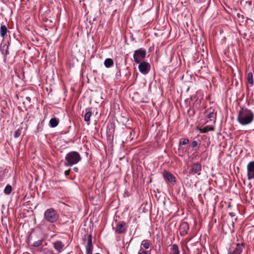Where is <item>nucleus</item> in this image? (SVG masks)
Returning <instances> with one entry per match:
<instances>
[{"instance_id":"aec40b11","label":"nucleus","mask_w":254,"mask_h":254,"mask_svg":"<svg viewBox=\"0 0 254 254\" xmlns=\"http://www.w3.org/2000/svg\"><path fill=\"white\" fill-rule=\"evenodd\" d=\"M7 29L5 25H2L0 27V34L2 37H3L6 34Z\"/></svg>"},{"instance_id":"f257e3e1","label":"nucleus","mask_w":254,"mask_h":254,"mask_svg":"<svg viewBox=\"0 0 254 254\" xmlns=\"http://www.w3.org/2000/svg\"><path fill=\"white\" fill-rule=\"evenodd\" d=\"M254 119V114L251 110L246 108H241L239 110L237 121L241 125L245 126L251 124Z\"/></svg>"},{"instance_id":"20e7f679","label":"nucleus","mask_w":254,"mask_h":254,"mask_svg":"<svg viewBox=\"0 0 254 254\" xmlns=\"http://www.w3.org/2000/svg\"><path fill=\"white\" fill-rule=\"evenodd\" d=\"M146 54V50L144 48L135 50L133 55L134 61L137 64L140 63L144 59Z\"/></svg>"},{"instance_id":"c756f323","label":"nucleus","mask_w":254,"mask_h":254,"mask_svg":"<svg viewBox=\"0 0 254 254\" xmlns=\"http://www.w3.org/2000/svg\"><path fill=\"white\" fill-rule=\"evenodd\" d=\"M138 254H147V253L145 251H142L141 252H139Z\"/></svg>"},{"instance_id":"6ab92c4d","label":"nucleus","mask_w":254,"mask_h":254,"mask_svg":"<svg viewBox=\"0 0 254 254\" xmlns=\"http://www.w3.org/2000/svg\"><path fill=\"white\" fill-rule=\"evenodd\" d=\"M114 64L113 60L112 59H106L104 61V65L106 67H110Z\"/></svg>"},{"instance_id":"7c9ffc66","label":"nucleus","mask_w":254,"mask_h":254,"mask_svg":"<svg viewBox=\"0 0 254 254\" xmlns=\"http://www.w3.org/2000/svg\"><path fill=\"white\" fill-rule=\"evenodd\" d=\"M237 16H238L239 18V17H240V16H241V14H240V13H238V14H237ZM241 16H242V17L243 18H244V17H243V15H241Z\"/></svg>"},{"instance_id":"b1692460","label":"nucleus","mask_w":254,"mask_h":254,"mask_svg":"<svg viewBox=\"0 0 254 254\" xmlns=\"http://www.w3.org/2000/svg\"><path fill=\"white\" fill-rule=\"evenodd\" d=\"M43 242V239L41 238L38 241H35L32 246L34 247H38L42 245V243Z\"/></svg>"},{"instance_id":"423d86ee","label":"nucleus","mask_w":254,"mask_h":254,"mask_svg":"<svg viewBox=\"0 0 254 254\" xmlns=\"http://www.w3.org/2000/svg\"><path fill=\"white\" fill-rule=\"evenodd\" d=\"M139 64L138 69L139 71L143 74H147L151 68L150 64L145 62H140Z\"/></svg>"},{"instance_id":"a878e982","label":"nucleus","mask_w":254,"mask_h":254,"mask_svg":"<svg viewBox=\"0 0 254 254\" xmlns=\"http://www.w3.org/2000/svg\"><path fill=\"white\" fill-rule=\"evenodd\" d=\"M189 143V140L188 138H182L179 141V145H184Z\"/></svg>"},{"instance_id":"bb28decb","label":"nucleus","mask_w":254,"mask_h":254,"mask_svg":"<svg viewBox=\"0 0 254 254\" xmlns=\"http://www.w3.org/2000/svg\"><path fill=\"white\" fill-rule=\"evenodd\" d=\"M20 134H21V130L20 129H17L15 132H14V137L15 138H17L20 135Z\"/></svg>"},{"instance_id":"4468645a","label":"nucleus","mask_w":254,"mask_h":254,"mask_svg":"<svg viewBox=\"0 0 254 254\" xmlns=\"http://www.w3.org/2000/svg\"><path fill=\"white\" fill-rule=\"evenodd\" d=\"M53 246L58 253H61L64 248V245L61 241H56L53 243Z\"/></svg>"},{"instance_id":"7ed1b4c3","label":"nucleus","mask_w":254,"mask_h":254,"mask_svg":"<svg viewBox=\"0 0 254 254\" xmlns=\"http://www.w3.org/2000/svg\"><path fill=\"white\" fill-rule=\"evenodd\" d=\"M44 218L51 223H56L59 218L58 211L53 208L47 209L44 212Z\"/></svg>"},{"instance_id":"2eb2a0df","label":"nucleus","mask_w":254,"mask_h":254,"mask_svg":"<svg viewBox=\"0 0 254 254\" xmlns=\"http://www.w3.org/2000/svg\"><path fill=\"white\" fill-rule=\"evenodd\" d=\"M92 115L91 112V108H88L85 109V114L84 115V121L86 122H89L90 120V117Z\"/></svg>"},{"instance_id":"6e6552de","label":"nucleus","mask_w":254,"mask_h":254,"mask_svg":"<svg viewBox=\"0 0 254 254\" xmlns=\"http://www.w3.org/2000/svg\"><path fill=\"white\" fill-rule=\"evenodd\" d=\"M163 176L165 180L169 182L173 185H174L176 183L175 177L169 172L164 171L163 173Z\"/></svg>"},{"instance_id":"2f4dec72","label":"nucleus","mask_w":254,"mask_h":254,"mask_svg":"<svg viewBox=\"0 0 254 254\" xmlns=\"http://www.w3.org/2000/svg\"><path fill=\"white\" fill-rule=\"evenodd\" d=\"M73 170L75 171V172H77L78 171V168L77 167H74Z\"/></svg>"},{"instance_id":"412c9836","label":"nucleus","mask_w":254,"mask_h":254,"mask_svg":"<svg viewBox=\"0 0 254 254\" xmlns=\"http://www.w3.org/2000/svg\"><path fill=\"white\" fill-rule=\"evenodd\" d=\"M3 191L5 194L9 195L12 191V187L10 185H7Z\"/></svg>"},{"instance_id":"9d476101","label":"nucleus","mask_w":254,"mask_h":254,"mask_svg":"<svg viewBox=\"0 0 254 254\" xmlns=\"http://www.w3.org/2000/svg\"><path fill=\"white\" fill-rule=\"evenodd\" d=\"M189 229V224L186 222H182L179 228L180 234L182 236H186L188 232Z\"/></svg>"},{"instance_id":"393cba45","label":"nucleus","mask_w":254,"mask_h":254,"mask_svg":"<svg viewBox=\"0 0 254 254\" xmlns=\"http://www.w3.org/2000/svg\"><path fill=\"white\" fill-rule=\"evenodd\" d=\"M150 242L146 240H143L141 242V246H142L145 249H148L150 247Z\"/></svg>"},{"instance_id":"f3484780","label":"nucleus","mask_w":254,"mask_h":254,"mask_svg":"<svg viewBox=\"0 0 254 254\" xmlns=\"http://www.w3.org/2000/svg\"><path fill=\"white\" fill-rule=\"evenodd\" d=\"M170 254H180L179 247L177 244L172 245Z\"/></svg>"},{"instance_id":"a211bd4d","label":"nucleus","mask_w":254,"mask_h":254,"mask_svg":"<svg viewBox=\"0 0 254 254\" xmlns=\"http://www.w3.org/2000/svg\"><path fill=\"white\" fill-rule=\"evenodd\" d=\"M59 123V121L57 118H52L50 120V122H49L50 126L51 127H57Z\"/></svg>"},{"instance_id":"473e14b6","label":"nucleus","mask_w":254,"mask_h":254,"mask_svg":"<svg viewBox=\"0 0 254 254\" xmlns=\"http://www.w3.org/2000/svg\"><path fill=\"white\" fill-rule=\"evenodd\" d=\"M26 99H27V100H28L29 101H30V100H31L30 98V97H26Z\"/></svg>"},{"instance_id":"39448f33","label":"nucleus","mask_w":254,"mask_h":254,"mask_svg":"<svg viewBox=\"0 0 254 254\" xmlns=\"http://www.w3.org/2000/svg\"><path fill=\"white\" fill-rule=\"evenodd\" d=\"M128 226L124 221H121L117 223V226L115 229V232L116 234H125L127 229Z\"/></svg>"},{"instance_id":"f03ea898","label":"nucleus","mask_w":254,"mask_h":254,"mask_svg":"<svg viewBox=\"0 0 254 254\" xmlns=\"http://www.w3.org/2000/svg\"><path fill=\"white\" fill-rule=\"evenodd\" d=\"M65 159L64 165L67 166H72L77 163L81 160V157L77 152L71 151L66 154Z\"/></svg>"},{"instance_id":"dca6fc26","label":"nucleus","mask_w":254,"mask_h":254,"mask_svg":"<svg viewBox=\"0 0 254 254\" xmlns=\"http://www.w3.org/2000/svg\"><path fill=\"white\" fill-rule=\"evenodd\" d=\"M200 133H206L208 131H214V127L212 126H206L203 128L199 127L197 129Z\"/></svg>"},{"instance_id":"4be33fe9","label":"nucleus","mask_w":254,"mask_h":254,"mask_svg":"<svg viewBox=\"0 0 254 254\" xmlns=\"http://www.w3.org/2000/svg\"><path fill=\"white\" fill-rule=\"evenodd\" d=\"M1 51L3 54H4L6 56L9 55L8 46L5 44L4 45L1 49Z\"/></svg>"},{"instance_id":"ddd939ff","label":"nucleus","mask_w":254,"mask_h":254,"mask_svg":"<svg viewBox=\"0 0 254 254\" xmlns=\"http://www.w3.org/2000/svg\"><path fill=\"white\" fill-rule=\"evenodd\" d=\"M244 248L243 244H237L236 247L233 251L229 250L228 254H241Z\"/></svg>"},{"instance_id":"1a4fd4ad","label":"nucleus","mask_w":254,"mask_h":254,"mask_svg":"<svg viewBox=\"0 0 254 254\" xmlns=\"http://www.w3.org/2000/svg\"><path fill=\"white\" fill-rule=\"evenodd\" d=\"M202 170L201 165L199 163H194L191 166L190 171V174L200 175Z\"/></svg>"},{"instance_id":"cd10ccee","label":"nucleus","mask_w":254,"mask_h":254,"mask_svg":"<svg viewBox=\"0 0 254 254\" xmlns=\"http://www.w3.org/2000/svg\"><path fill=\"white\" fill-rule=\"evenodd\" d=\"M198 145V142L197 141H195V140H194L193 141H192L191 143V146L192 148H194L195 147H196Z\"/></svg>"},{"instance_id":"f8f14e48","label":"nucleus","mask_w":254,"mask_h":254,"mask_svg":"<svg viewBox=\"0 0 254 254\" xmlns=\"http://www.w3.org/2000/svg\"><path fill=\"white\" fill-rule=\"evenodd\" d=\"M206 114V117H207L210 120H212L213 119H215L216 117V114L214 112V109L212 108H210L208 109L205 112Z\"/></svg>"},{"instance_id":"9b49d317","label":"nucleus","mask_w":254,"mask_h":254,"mask_svg":"<svg viewBox=\"0 0 254 254\" xmlns=\"http://www.w3.org/2000/svg\"><path fill=\"white\" fill-rule=\"evenodd\" d=\"M87 245L86 246V254H92L93 247L92 245V236L88 235L86 238Z\"/></svg>"},{"instance_id":"c85d7f7f","label":"nucleus","mask_w":254,"mask_h":254,"mask_svg":"<svg viewBox=\"0 0 254 254\" xmlns=\"http://www.w3.org/2000/svg\"><path fill=\"white\" fill-rule=\"evenodd\" d=\"M70 172V170L69 169V170H66L64 172V175L65 176H68L69 174V173Z\"/></svg>"},{"instance_id":"0eeeda50","label":"nucleus","mask_w":254,"mask_h":254,"mask_svg":"<svg viewBox=\"0 0 254 254\" xmlns=\"http://www.w3.org/2000/svg\"><path fill=\"white\" fill-rule=\"evenodd\" d=\"M247 176L249 180L254 178V161H251L247 165Z\"/></svg>"},{"instance_id":"72a5a7b5","label":"nucleus","mask_w":254,"mask_h":254,"mask_svg":"<svg viewBox=\"0 0 254 254\" xmlns=\"http://www.w3.org/2000/svg\"><path fill=\"white\" fill-rule=\"evenodd\" d=\"M109 0V1L110 2H111L112 1V0Z\"/></svg>"},{"instance_id":"5701e85b","label":"nucleus","mask_w":254,"mask_h":254,"mask_svg":"<svg viewBox=\"0 0 254 254\" xmlns=\"http://www.w3.org/2000/svg\"><path fill=\"white\" fill-rule=\"evenodd\" d=\"M247 81L250 84L253 85L254 83L253 75L252 72H249L247 76Z\"/></svg>"}]
</instances>
